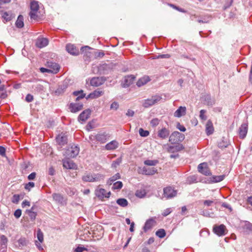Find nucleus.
I'll use <instances>...</instances> for the list:
<instances>
[{"label":"nucleus","mask_w":252,"mask_h":252,"mask_svg":"<svg viewBox=\"0 0 252 252\" xmlns=\"http://www.w3.org/2000/svg\"><path fill=\"white\" fill-rule=\"evenodd\" d=\"M31 11L30 12V18L32 20H38V16L37 11L39 10V5L37 1L32 0L31 2Z\"/></svg>","instance_id":"obj_1"},{"label":"nucleus","mask_w":252,"mask_h":252,"mask_svg":"<svg viewBox=\"0 0 252 252\" xmlns=\"http://www.w3.org/2000/svg\"><path fill=\"white\" fill-rule=\"evenodd\" d=\"M162 97L159 95H153L151 98L145 99L142 105L145 108H148L159 102Z\"/></svg>","instance_id":"obj_2"},{"label":"nucleus","mask_w":252,"mask_h":252,"mask_svg":"<svg viewBox=\"0 0 252 252\" xmlns=\"http://www.w3.org/2000/svg\"><path fill=\"white\" fill-rule=\"evenodd\" d=\"M184 139V134L178 131H174L170 135L169 141L172 144H177L182 142Z\"/></svg>","instance_id":"obj_3"},{"label":"nucleus","mask_w":252,"mask_h":252,"mask_svg":"<svg viewBox=\"0 0 252 252\" xmlns=\"http://www.w3.org/2000/svg\"><path fill=\"white\" fill-rule=\"evenodd\" d=\"M177 191L171 187H167L163 189V194L162 198L166 199H171L176 196Z\"/></svg>","instance_id":"obj_4"},{"label":"nucleus","mask_w":252,"mask_h":252,"mask_svg":"<svg viewBox=\"0 0 252 252\" xmlns=\"http://www.w3.org/2000/svg\"><path fill=\"white\" fill-rule=\"evenodd\" d=\"M79 148L77 146H72L66 150L64 155L68 158H74L78 155Z\"/></svg>","instance_id":"obj_5"},{"label":"nucleus","mask_w":252,"mask_h":252,"mask_svg":"<svg viewBox=\"0 0 252 252\" xmlns=\"http://www.w3.org/2000/svg\"><path fill=\"white\" fill-rule=\"evenodd\" d=\"M198 171L199 173L205 176H210L212 174L206 162L199 164L198 165Z\"/></svg>","instance_id":"obj_6"},{"label":"nucleus","mask_w":252,"mask_h":252,"mask_svg":"<svg viewBox=\"0 0 252 252\" xmlns=\"http://www.w3.org/2000/svg\"><path fill=\"white\" fill-rule=\"evenodd\" d=\"M106 80L104 77H93L90 80V84L94 87H98L103 84Z\"/></svg>","instance_id":"obj_7"},{"label":"nucleus","mask_w":252,"mask_h":252,"mask_svg":"<svg viewBox=\"0 0 252 252\" xmlns=\"http://www.w3.org/2000/svg\"><path fill=\"white\" fill-rule=\"evenodd\" d=\"M95 193L97 197L100 199H102L104 197L109 198L111 192L110 191L106 192V190L105 189L100 188L99 187H98L95 189Z\"/></svg>","instance_id":"obj_8"},{"label":"nucleus","mask_w":252,"mask_h":252,"mask_svg":"<svg viewBox=\"0 0 252 252\" xmlns=\"http://www.w3.org/2000/svg\"><path fill=\"white\" fill-rule=\"evenodd\" d=\"M96 69L97 73L99 74H107L110 71L111 68L110 65L104 63L97 66Z\"/></svg>","instance_id":"obj_9"},{"label":"nucleus","mask_w":252,"mask_h":252,"mask_svg":"<svg viewBox=\"0 0 252 252\" xmlns=\"http://www.w3.org/2000/svg\"><path fill=\"white\" fill-rule=\"evenodd\" d=\"M56 142L61 148L63 146L66 144L67 142V138L65 133H61L56 138Z\"/></svg>","instance_id":"obj_10"},{"label":"nucleus","mask_w":252,"mask_h":252,"mask_svg":"<svg viewBox=\"0 0 252 252\" xmlns=\"http://www.w3.org/2000/svg\"><path fill=\"white\" fill-rule=\"evenodd\" d=\"M46 65L49 68L52 73H57L60 70V65L52 61H48Z\"/></svg>","instance_id":"obj_11"},{"label":"nucleus","mask_w":252,"mask_h":252,"mask_svg":"<svg viewBox=\"0 0 252 252\" xmlns=\"http://www.w3.org/2000/svg\"><path fill=\"white\" fill-rule=\"evenodd\" d=\"M63 167L66 169H76L77 165L69 158H66L63 160Z\"/></svg>","instance_id":"obj_12"},{"label":"nucleus","mask_w":252,"mask_h":252,"mask_svg":"<svg viewBox=\"0 0 252 252\" xmlns=\"http://www.w3.org/2000/svg\"><path fill=\"white\" fill-rule=\"evenodd\" d=\"M83 108V104L80 103H71L69 105V109L72 113H77Z\"/></svg>","instance_id":"obj_13"},{"label":"nucleus","mask_w":252,"mask_h":252,"mask_svg":"<svg viewBox=\"0 0 252 252\" xmlns=\"http://www.w3.org/2000/svg\"><path fill=\"white\" fill-rule=\"evenodd\" d=\"M91 110L90 109H87L84 110L78 116V120L79 122H85L90 116Z\"/></svg>","instance_id":"obj_14"},{"label":"nucleus","mask_w":252,"mask_h":252,"mask_svg":"<svg viewBox=\"0 0 252 252\" xmlns=\"http://www.w3.org/2000/svg\"><path fill=\"white\" fill-rule=\"evenodd\" d=\"M226 228L224 225L220 224L219 226H215L213 228V231L218 236H223L225 234Z\"/></svg>","instance_id":"obj_15"},{"label":"nucleus","mask_w":252,"mask_h":252,"mask_svg":"<svg viewBox=\"0 0 252 252\" xmlns=\"http://www.w3.org/2000/svg\"><path fill=\"white\" fill-rule=\"evenodd\" d=\"M248 125L247 123H243L239 128V134L240 138L244 139L248 132Z\"/></svg>","instance_id":"obj_16"},{"label":"nucleus","mask_w":252,"mask_h":252,"mask_svg":"<svg viewBox=\"0 0 252 252\" xmlns=\"http://www.w3.org/2000/svg\"><path fill=\"white\" fill-rule=\"evenodd\" d=\"M109 137V135L105 132L98 133L95 136L96 140L100 143H105Z\"/></svg>","instance_id":"obj_17"},{"label":"nucleus","mask_w":252,"mask_h":252,"mask_svg":"<svg viewBox=\"0 0 252 252\" xmlns=\"http://www.w3.org/2000/svg\"><path fill=\"white\" fill-rule=\"evenodd\" d=\"M66 50L68 53L74 56H77L79 54V51L76 46L71 44H68L66 46Z\"/></svg>","instance_id":"obj_18"},{"label":"nucleus","mask_w":252,"mask_h":252,"mask_svg":"<svg viewBox=\"0 0 252 252\" xmlns=\"http://www.w3.org/2000/svg\"><path fill=\"white\" fill-rule=\"evenodd\" d=\"M103 94L104 92L103 91L99 89H97L90 93L86 97V98L87 99H88L89 98L94 99L99 97V96L102 95Z\"/></svg>","instance_id":"obj_19"},{"label":"nucleus","mask_w":252,"mask_h":252,"mask_svg":"<svg viewBox=\"0 0 252 252\" xmlns=\"http://www.w3.org/2000/svg\"><path fill=\"white\" fill-rule=\"evenodd\" d=\"M48 40L46 38H38L36 41V45L39 48L46 46L48 44Z\"/></svg>","instance_id":"obj_20"},{"label":"nucleus","mask_w":252,"mask_h":252,"mask_svg":"<svg viewBox=\"0 0 252 252\" xmlns=\"http://www.w3.org/2000/svg\"><path fill=\"white\" fill-rule=\"evenodd\" d=\"M0 251H2V252H5L6 249H7V243L8 242L7 238L4 235H1L0 237Z\"/></svg>","instance_id":"obj_21"},{"label":"nucleus","mask_w":252,"mask_h":252,"mask_svg":"<svg viewBox=\"0 0 252 252\" xmlns=\"http://www.w3.org/2000/svg\"><path fill=\"white\" fill-rule=\"evenodd\" d=\"M169 130L165 127H163L158 131V136L161 139H165L169 136Z\"/></svg>","instance_id":"obj_22"},{"label":"nucleus","mask_w":252,"mask_h":252,"mask_svg":"<svg viewBox=\"0 0 252 252\" xmlns=\"http://www.w3.org/2000/svg\"><path fill=\"white\" fill-rule=\"evenodd\" d=\"M155 221L153 219H149L148 220L143 226V230L144 232H147L149 230L151 229L154 225Z\"/></svg>","instance_id":"obj_23"},{"label":"nucleus","mask_w":252,"mask_h":252,"mask_svg":"<svg viewBox=\"0 0 252 252\" xmlns=\"http://www.w3.org/2000/svg\"><path fill=\"white\" fill-rule=\"evenodd\" d=\"M119 143L116 140H113L107 143L105 146V149L107 150H113L118 147Z\"/></svg>","instance_id":"obj_24"},{"label":"nucleus","mask_w":252,"mask_h":252,"mask_svg":"<svg viewBox=\"0 0 252 252\" xmlns=\"http://www.w3.org/2000/svg\"><path fill=\"white\" fill-rule=\"evenodd\" d=\"M186 108L185 107L180 106L175 112L174 116L176 117L180 118L181 116L186 114Z\"/></svg>","instance_id":"obj_25"},{"label":"nucleus","mask_w":252,"mask_h":252,"mask_svg":"<svg viewBox=\"0 0 252 252\" xmlns=\"http://www.w3.org/2000/svg\"><path fill=\"white\" fill-rule=\"evenodd\" d=\"M52 197L54 201L57 203L63 204L64 203V199L62 195L60 193H53Z\"/></svg>","instance_id":"obj_26"},{"label":"nucleus","mask_w":252,"mask_h":252,"mask_svg":"<svg viewBox=\"0 0 252 252\" xmlns=\"http://www.w3.org/2000/svg\"><path fill=\"white\" fill-rule=\"evenodd\" d=\"M67 87V86L64 84L59 85L58 88L55 91V94L58 95L63 94L65 92Z\"/></svg>","instance_id":"obj_27"},{"label":"nucleus","mask_w":252,"mask_h":252,"mask_svg":"<svg viewBox=\"0 0 252 252\" xmlns=\"http://www.w3.org/2000/svg\"><path fill=\"white\" fill-rule=\"evenodd\" d=\"M150 81V79L149 76H145L140 78L137 82V85L138 87H141L146 84L147 83Z\"/></svg>","instance_id":"obj_28"},{"label":"nucleus","mask_w":252,"mask_h":252,"mask_svg":"<svg viewBox=\"0 0 252 252\" xmlns=\"http://www.w3.org/2000/svg\"><path fill=\"white\" fill-rule=\"evenodd\" d=\"M91 49V48L88 46H85L82 47L81 48V51L84 54V56L91 58L92 57L93 54L89 52V50Z\"/></svg>","instance_id":"obj_29"},{"label":"nucleus","mask_w":252,"mask_h":252,"mask_svg":"<svg viewBox=\"0 0 252 252\" xmlns=\"http://www.w3.org/2000/svg\"><path fill=\"white\" fill-rule=\"evenodd\" d=\"M143 172L146 175H151L157 173V170L154 167L151 168H143Z\"/></svg>","instance_id":"obj_30"},{"label":"nucleus","mask_w":252,"mask_h":252,"mask_svg":"<svg viewBox=\"0 0 252 252\" xmlns=\"http://www.w3.org/2000/svg\"><path fill=\"white\" fill-rule=\"evenodd\" d=\"M93 174L86 173L82 176V180L84 182H93Z\"/></svg>","instance_id":"obj_31"},{"label":"nucleus","mask_w":252,"mask_h":252,"mask_svg":"<svg viewBox=\"0 0 252 252\" xmlns=\"http://www.w3.org/2000/svg\"><path fill=\"white\" fill-rule=\"evenodd\" d=\"M121 178V176L119 173H116L115 175L110 177L107 181V184L108 185H111L116 180L119 179Z\"/></svg>","instance_id":"obj_32"},{"label":"nucleus","mask_w":252,"mask_h":252,"mask_svg":"<svg viewBox=\"0 0 252 252\" xmlns=\"http://www.w3.org/2000/svg\"><path fill=\"white\" fill-rule=\"evenodd\" d=\"M206 131L207 135H210L213 133L214 128L211 122H208L206 124Z\"/></svg>","instance_id":"obj_33"},{"label":"nucleus","mask_w":252,"mask_h":252,"mask_svg":"<svg viewBox=\"0 0 252 252\" xmlns=\"http://www.w3.org/2000/svg\"><path fill=\"white\" fill-rule=\"evenodd\" d=\"M73 94L74 95L77 96L76 98V101L85 97V94L83 93V91L82 90L75 91L73 92Z\"/></svg>","instance_id":"obj_34"},{"label":"nucleus","mask_w":252,"mask_h":252,"mask_svg":"<svg viewBox=\"0 0 252 252\" xmlns=\"http://www.w3.org/2000/svg\"><path fill=\"white\" fill-rule=\"evenodd\" d=\"M146 191L144 189H138L135 192V195L138 198H142L146 195Z\"/></svg>","instance_id":"obj_35"},{"label":"nucleus","mask_w":252,"mask_h":252,"mask_svg":"<svg viewBox=\"0 0 252 252\" xmlns=\"http://www.w3.org/2000/svg\"><path fill=\"white\" fill-rule=\"evenodd\" d=\"M116 202L119 205L123 207H126L128 205V201L125 198L118 199Z\"/></svg>","instance_id":"obj_36"},{"label":"nucleus","mask_w":252,"mask_h":252,"mask_svg":"<svg viewBox=\"0 0 252 252\" xmlns=\"http://www.w3.org/2000/svg\"><path fill=\"white\" fill-rule=\"evenodd\" d=\"M16 26L18 28H21L24 26L23 17L22 15H19L16 22Z\"/></svg>","instance_id":"obj_37"},{"label":"nucleus","mask_w":252,"mask_h":252,"mask_svg":"<svg viewBox=\"0 0 252 252\" xmlns=\"http://www.w3.org/2000/svg\"><path fill=\"white\" fill-rule=\"evenodd\" d=\"M19 247L26 246L28 244V241L25 238H20L17 241Z\"/></svg>","instance_id":"obj_38"},{"label":"nucleus","mask_w":252,"mask_h":252,"mask_svg":"<svg viewBox=\"0 0 252 252\" xmlns=\"http://www.w3.org/2000/svg\"><path fill=\"white\" fill-rule=\"evenodd\" d=\"M225 177L224 175L219 176H213L212 177V181L214 183H218L222 181Z\"/></svg>","instance_id":"obj_39"},{"label":"nucleus","mask_w":252,"mask_h":252,"mask_svg":"<svg viewBox=\"0 0 252 252\" xmlns=\"http://www.w3.org/2000/svg\"><path fill=\"white\" fill-rule=\"evenodd\" d=\"M104 179V175L101 174H93V182H98Z\"/></svg>","instance_id":"obj_40"},{"label":"nucleus","mask_w":252,"mask_h":252,"mask_svg":"<svg viewBox=\"0 0 252 252\" xmlns=\"http://www.w3.org/2000/svg\"><path fill=\"white\" fill-rule=\"evenodd\" d=\"M210 17L205 16L201 18H198L196 21L199 23H207L210 21Z\"/></svg>","instance_id":"obj_41"},{"label":"nucleus","mask_w":252,"mask_h":252,"mask_svg":"<svg viewBox=\"0 0 252 252\" xmlns=\"http://www.w3.org/2000/svg\"><path fill=\"white\" fill-rule=\"evenodd\" d=\"M123 186V184L121 181H117L113 184L112 189L114 190L120 189L122 188Z\"/></svg>","instance_id":"obj_42"},{"label":"nucleus","mask_w":252,"mask_h":252,"mask_svg":"<svg viewBox=\"0 0 252 252\" xmlns=\"http://www.w3.org/2000/svg\"><path fill=\"white\" fill-rule=\"evenodd\" d=\"M156 234L159 238H162L165 236L166 233L164 229H159L157 231Z\"/></svg>","instance_id":"obj_43"},{"label":"nucleus","mask_w":252,"mask_h":252,"mask_svg":"<svg viewBox=\"0 0 252 252\" xmlns=\"http://www.w3.org/2000/svg\"><path fill=\"white\" fill-rule=\"evenodd\" d=\"M37 238L40 243L43 242V233L40 229H38L37 231Z\"/></svg>","instance_id":"obj_44"},{"label":"nucleus","mask_w":252,"mask_h":252,"mask_svg":"<svg viewBox=\"0 0 252 252\" xmlns=\"http://www.w3.org/2000/svg\"><path fill=\"white\" fill-rule=\"evenodd\" d=\"M158 163V160H146L144 161V164L147 165L149 166H154L156 165Z\"/></svg>","instance_id":"obj_45"},{"label":"nucleus","mask_w":252,"mask_h":252,"mask_svg":"<svg viewBox=\"0 0 252 252\" xmlns=\"http://www.w3.org/2000/svg\"><path fill=\"white\" fill-rule=\"evenodd\" d=\"M26 213L29 216L31 220H35L37 216L36 212H32L31 210H26Z\"/></svg>","instance_id":"obj_46"},{"label":"nucleus","mask_w":252,"mask_h":252,"mask_svg":"<svg viewBox=\"0 0 252 252\" xmlns=\"http://www.w3.org/2000/svg\"><path fill=\"white\" fill-rule=\"evenodd\" d=\"M139 133L142 137H147L149 135V132L148 130H144L143 128H140L139 130Z\"/></svg>","instance_id":"obj_47"},{"label":"nucleus","mask_w":252,"mask_h":252,"mask_svg":"<svg viewBox=\"0 0 252 252\" xmlns=\"http://www.w3.org/2000/svg\"><path fill=\"white\" fill-rule=\"evenodd\" d=\"M2 17L6 21H10L12 19L11 15L7 12H4L2 15Z\"/></svg>","instance_id":"obj_48"},{"label":"nucleus","mask_w":252,"mask_h":252,"mask_svg":"<svg viewBox=\"0 0 252 252\" xmlns=\"http://www.w3.org/2000/svg\"><path fill=\"white\" fill-rule=\"evenodd\" d=\"M122 162L121 158H118L116 160L113 161L111 166L113 168H116Z\"/></svg>","instance_id":"obj_49"},{"label":"nucleus","mask_w":252,"mask_h":252,"mask_svg":"<svg viewBox=\"0 0 252 252\" xmlns=\"http://www.w3.org/2000/svg\"><path fill=\"white\" fill-rule=\"evenodd\" d=\"M134 78L135 77L132 75L127 76L125 79V83L126 84V85H129Z\"/></svg>","instance_id":"obj_50"},{"label":"nucleus","mask_w":252,"mask_h":252,"mask_svg":"<svg viewBox=\"0 0 252 252\" xmlns=\"http://www.w3.org/2000/svg\"><path fill=\"white\" fill-rule=\"evenodd\" d=\"M159 120L158 118H155L151 121L150 124L153 127L156 126L159 124Z\"/></svg>","instance_id":"obj_51"},{"label":"nucleus","mask_w":252,"mask_h":252,"mask_svg":"<svg viewBox=\"0 0 252 252\" xmlns=\"http://www.w3.org/2000/svg\"><path fill=\"white\" fill-rule=\"evenodd\" d=\"M20 200V195L19 194H14L12 199V202L13 203L17 204Z\"/></svg>","instance_id":"obj_52"},{"label":"nucleus","mask_w":252,"mask_h":252,"mask_svg":"<svg viewBox=\"0 0 252 252\" xmlns=\"http://www.w3.org/2000/svg\"><path fill=\"white\" fill-rule=\"evenodd\" d=\"M170 55L169 54H161L158 56H156L154 59H165L169 58Z\"/></svg>","instance_id":"obj_53"},{"label":"nucleus","mask_w":252,"mask_h":252,"mask_svg":"<svg viewBox=\"0 0 252 252\" xmlns=\"http://www.w3.org/2000/svg\"><path fill=\"white\" fill-rule=\"evenodd\" d=\"M22 215V211L21 209H17L14 213V215L16 219L19 218Z\"/></svg>","instance_id":"obj_54"},{"label":"nucleus","mask_w":252,"mask_h":252,"mask_svg":"<svg viewBox=\"0 0 252 252\" xmlns=\"http://www.w3.org/2000/svg\"><path fill=\"white\" fill-rule=\"evenodd\" d=\"M34 187V183L33 182H29L26 184L25 189L27 190H30L31 188Z\"/></svg>","instance_id":"obj_55"},{"label":"nucleus","mask_w":252,"mask_h":252,"mask_svg":"<svg viewBox=\"0 0 252 252\" xmlns=\"http://www.w3.org/2000/svg\"><path fill=\"white\" fill-rule=\"evenodd\" d=\"M206 113V110H201L200 111L199 117L201 119L205 120L207 119V117L205 115V113Z\"/></svg>","instance_id":"obj_56"},{"label":"nucleus","mask_w":252,"mask_h":252,"mask_svg":"<svg viewBox=\"0 0 252 252\" xmlns=\"http://www.w3.org/2000/svg\"><path fill=\"white\" fill-rule=\"evenodd\" d=\"M196 180V178L194 176H189L187 179V182L189 184H191L194 182H195Z\"/></svg>","instance_id":"obj_57"},{"label":"nucleus","mask_w":252,"mask_h":252,"mask_svg":"<svg viewBox=\"0 0 252 252\" xmlns=\"http://www.w3.org/2000/svg\"><path fill=\"white\" fill-rule=\"evenodd\" d=\"M205 100L208 105H212L214 104V101H212L211 96L209 95H208L206 96Z\"/></svg>","instance_id":"obj_58"},{"label":"nucleus","mask_w":252,"mask_h":252,"mask_svg":"<svg viewBox=\"0 0 252 252\" xmlns=\"http://www.w3.org/2000/svg\"><path fill=\"white\" fill-rule=\"evenodd\" d=\"M119 105L117 102H113L110 106V109L116 110L119 108Z\"/></svg>","instance_id":"obj_59"},{"label":"nucleus","mask_w":252,"mask_h":252,"mask_svg":"<svg viewBox=\"0 0 252 252\" xmlns=\"http://www.w3.org/2000/svg\"><path fill=\"white\" fill-rule=\"evenodd\" d=\"M213 203H214L213 200H206L203 201L204 205L205 206H208V207L212 206V204H213Z\"/></svg>","instance_id":"obj_60"},{"label":"nucleus","mask_w":252,"mask_h":252,"mask_svg":"<svg viewBox=\"0 0 252 252\" xmlns=\"http://www.w3.org/2000/svg\"><path fill=\"white\" fill-rule=\"evenodd\" d=\"M33 99V96L31 94H28L26 96L25 100L28 102H32Z\"/></svg>","instance_id":"obj_61"},{"label":"nucleus","mask_w":252,"mask_h":252,"mask_svg":"<svg viewBox=\"0 0 252 252\" xmlns=\"http://www.w3.org/2000/svg\"><path fill=\"white\" fill-rule=\"evenodd\" d=\"M34 88L35 90L38 92L43 91L44 89L43 86L40 84L36 85L35 86H34Z\"/></svg>","instance_id":"obj_62"},{"label":"nucleus","mask_w":252,"mask_h":252,"mask_svg":"<svg viewBox=\"0 0 252 252\" xmlns=\"http://www.w3.org/2000/svg\"><path fill=\"white\" fill-rule=\"evenodd\" d=\"M87 250V249L83 247H77L74 250L75 252H83L84 251Z\"/></svg>","instance_id":"obj_63"},{"label":"nucleus","mask_w":252,"mask_h":252,"mask_svg":"<svg viewBox=\"0 0 252 252\" xmlns=\"http://www.w3.org/2000/svg\"><path fill=\"white\" fill-rule=\"evenodd\" d=\"M172 210L171 208H167L163 211L162 215L164 217H166L168 216L169 214H170Z\"/></svg>","instance_id":"obj_64"}]
</instances>
